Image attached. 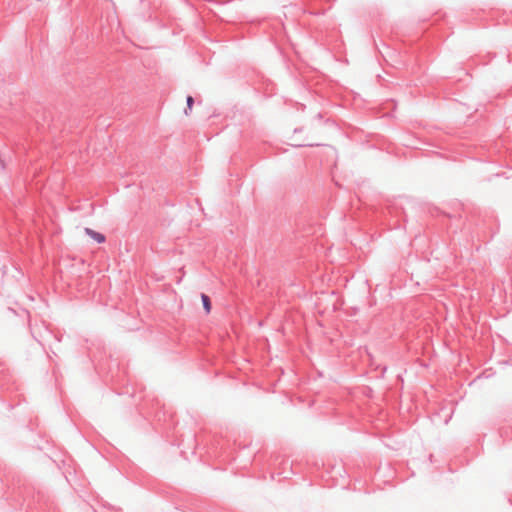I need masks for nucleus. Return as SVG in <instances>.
Returning a JSON list of instances; mask_svg holds the SVG:
<instances>
[{
    "label": "nucleus",
    "instance_id": "f257e3e1",
    "mask_svg": "<svg viewBox=\"0 0 512 512\" xmlns=\"http://www.w3.org/2000/svg\"><path fill=\"white\" fill-rule=\"evenodd\" d=\"M85 233L98 243H103L105 241V236L103 234L96 232L90 228H85Z\"/></svg>",
    "mask_w": 512,
    "mask_h": 512
},
{
    "label": "nucleus",
    "instance_id": "f03ea898",
    "mask_svg": "<svg viewBox=\"0 0 512 512\" xmlns=\"http://www.w3.org/2000/svg\"><path fill=\"white\" fill-rule=\"evenodd\" d=\"M201 300H202V303H203V306H204V309H205L206 313H210V311H211V302H210L209 297L206 294H202L201 295Z\"/></svg>",
    "mask_w": 512,
    "mask_h": 512
},
{
    "label": "nucleus",
    "instance_id": "7ed1b4c3",
    "mask_svg": "<svg viewBox=\"0 0 512 512\" xmlns=\"http://www.w3.org/2000/svg\"><path fill=\"white\" fill-rule=\"evenodd\" d=\"M194 104V99L192 96L187 97V109L185 110V114L189 115V112L192 110Z\"/></svg>",
    "mask_w": 512,
    "mask_h": 512
}]
</instances>
